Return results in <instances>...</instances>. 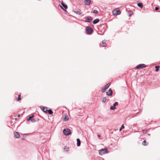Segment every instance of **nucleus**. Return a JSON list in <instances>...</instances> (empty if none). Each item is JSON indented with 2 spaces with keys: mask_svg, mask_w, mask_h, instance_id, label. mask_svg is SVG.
I'll list each match as a JSON object with an SVG mask.
<instances>
[{
  "mask_svg": "<svg viewBox=\"0 0 160 160\" xmlns=\"http://www.w3.org/2000/svg\"><path fill=\"white\" fill-rule=\"evenodd\" d=\"M98 137H100L101 136H100V135H98Z\"/></svg>",
  "mask_w": 160,
  "mask_h": 160,
  "instance_id": "nucleus-33",
  "label": "nucleus"
},
{
  "mask_svg": "<svg viewBox=\"0 0 160 160\" xmlns=\"http://www.w3.org/2000/svg\"><path fill=\"white\" fill-rule=\"evenodd\" d=\"M60 7L62 9H63V8L61 6H60Z\"/></svg>",
  "mask_w": 160,
  "mask_h": 160,
  "instance_id": "nucleus-32",
  "label": "nucleus"
},
{
  "mask_svg": "<svg viewBox=\"0 0 160 160\" xmlns=\"http://www.w3.org/2000/svg\"><path fill=\"white\" fill-rule=\"evenodd\" d=\"M21 99V95H18V98H17V100L18 101H19Z\"/></svg>",
  "mask_w": 160,
  "mask_h": 160,
  "instance_id": "nucleus-24",
  "label": "nucleus"
},
{
  "mask_svg": "<svg viewBox=\"0 0 160 160\" xmlns=\"http://www.w3.org/2000/svg\"><path fill=\"white\" fill-rule=\"evenodd\" d=\"M142 132L143 133H146L147 132V131L145 130H143Z\"/></svg>",
  "mask_w": 160,
  "mask_h": 160,
  "instance_id": "nucleus-31",
  "label": "nucleus"
},
{
  "mask_svg": "<svg viewBox=\"0 0 160 160\" xmlns=\"http://www.w3.org/2000/svg\"><path fill=\"white\" fill-rule=\"evenodd\" d=\"M159 8L158 7H156L155 8V10L156 11L158 10L159 9Z\"/></svg>",
  "mask_w": 160,
  "mask_h": 160,
  "instance_id": "nucleus-30",
  "label": "nucleus"
},
{
  "mask_svg": "<svg viewBox=\"0 0 160 160\" xmlns=\"http://www.w3.org/2000/svg\"><path fill=\"white\" fill-rule=\"evenodd\" d=\"M148 135H150V134H148Z\"/></svg>",
  "mask_w": 160,
  "mask_h": 160,
  "instance_id": "nucleus-37",
  "label": "nucleus"
},
{
  "mask_svg": "<svg viewBox=\"0 0 160 160\" xmlns=\"http://www.w3.org/2000/svg\"><path fill=\"white\" fill-rule=\"evenodd\" d=\"M124 128V125H122L121 126V128L119 129V131H121V130L123 129Z\"/></svg>",
  "mask_w": 160,
  "mask_h": 160,
  "instance_id": "nucleus-26",
  "label": "nucleus"
},
{
  "mask_svg": "<svg viewBox=\"0 0 160 160\" xmlns=\"http://www.w3.org/2000/svg\"><path fill=\"white\" fill-rule=\"evenodd\" d=\"M106 94H107V95L108 96H112V95H109V94H110V92H106Z\"/></svg>",
  "mask_w": 160,
  "mask_h": 160,
  "instance_id": "nucleus-29",
  "label": "nucleus"
},
{
  "mask_svg": "<svg viewBox=\"0 0 160 160\" xmlns=\"http://www.w3.org/2000/svg\"><path fill=\"white\" fill-rule=\"evenodd\" d=\"M112 13L114 15H119L121 13V11L119 10L116 9L112 11Z\"/></svg>",
  "mask_w": 160,
  "mask_h": 160,
  "instance_id": "nucleus-6",
  "label": "nucleus"
},
{
  "mask_svg": "<svg viewBox=\"0 0 160 160\" xmlns=\"http://www.w3.org/2000/svg\"><path fill=\"white\" fill-rule=\"evenodd\" d=\"M91 2V0H85L84 2L85 5H89Z\"/></svg>",
  "mask_w": 160,
  "mask_h": 160,
  "instance_id": "nucleus-11",
  "label": "nucleus"
},
{
  "mask_svg": "<svg viewBox=\"0 0 160 160\" xmlns=\"http://www.w3.org/2000/svg\"><path fill=\"white\" fill-rule=\"evenodd\" d=\"M61 4L65 9L67 8L68 6L66 5L65 4L62 2L61 3Z\"/></svg>",
  "mask_w": 160,
  "mask_h": 160,
  "instance_id": "nucleus-15",
  "label": "nucleus"
},
{
  "mask_svg": "<svg viewBox=\"0 0 160 160\" xmlns=\"http://www.w3.org/2000/svg\"><path fill=\"white\" fill-rule=\"evenodd\" d=\"M99 19H98V18L96 19L93 21V23L94 24H97L99 22Z\"/></svg>",
  "mask_w": 160,
  "mask_h": 160,
  "instance_id": "nucleus-12",
  "label": "nucleus"
},
{
  "mask_svg": "<svg viewBox=\"0 0 160 160\" xmlns=\"http://www.w3.org/2000/svg\"><path fill=\"white\" fill-rule=\"evenodd\" d=\"M20 116V115H18V117H19Z\"/></svg>",
  "mask_w": 160,
  "mask_h": 160,
  "instance_id": "nucleus-35",
  "label": "nucleus"
},
{
  "mask_svg": "<svg viewBox=\"0 0 160 160\" xmlns=\"http://www.w3.org/2000/svg\"><path fill=\"white\" fill-rule=\"evenodd\" d=\"M106 99L107 98L106 97L103 98L102 101V102L104 103L106 101Z\"/></svg>",
  "mask_w": 160,
  "mask_h": 160,
  "instance_id": "nucleus-23",
  "label": "nucleus"
},
{
  "mask_svg": "<svg viewBox=\"0 0 160 160\" xmlns=\"http://www.w3.org/2000/svg\"><path fill=\"white\" fill-rule=\"evenodd\" d=\"M148 143H147L146 140H144L142 143V144L146 146L148 144Z\"/></svg>",
  "mask_w": 160,
  "mask_h": 160,
  "instance_id": "nucleus-19",
  "label": "nucleus"
},
{
  "mask_svg": "<svg viewBox=\"0 0 160 160\" xmlns=\"http://www.w3.org/2000/svg\"><path fill=\"white\" fill-rule=\"evenodd\" d=\"M86 31L87 34L90 35L93 32V29L90 27H87L86 28Z\"/></svg>",
  "mask_w": 160,
  "mask_h": 160,
  "instance_id": "nucleus-3",
  "label": "nucleus"
},
{
  "mask_svg": "<svg viewBox=\"0 0 160 160\" xmlns=\"http://www.w3.org/2000/svg\"><path fill=\"white\" fill-rule=\"evenodd\" d=\"M105 40H103L102 41V45H103L102 46V47H104L105 46H106V45H104V44L105 45L106 44H105Z\"/></svg>",
  "mask_w": 160,
  "mask_h": 160,
  "instance_id": "nucleus-25",
  "label": "nucleus"
},
{
  "mask_svg": "<svg viewBox=\"0 0 160 160\" xmlns=\"http://www.w3.org/2000/svg\"><path fill=\"white\" fill-rule=\"evenodd\" d=\"M129 12H132V11H131L130 10L129 11H128V13H129Z\"/></svg>",
  "mask_w": 160,
  "mask_h": 160,
  "instance_id": "nucleus-34",
  "label": "nucleus"
},
{
  "mask_svg": "<svg viewBox=\"0 0 160 160\" xmlns=\"http://www.w3.org/2000/svg\"><path fill=\"white\" fill-rule=\"evenodd\" d=\"M69 119V118L67 115H65L64 116V121H68Z\"/></svg>",
  "mask_w": 160,
  "mask_h": 160,
  "instance_id": "nucleus-14",
  "label": "nucleus"
},
{
  "mask_svg": "<svg viewBox=\"0 0 160 160\" xmlns=\"http://www.w3.org/2000/svg\"><path fill=\"white\" fill-rule=\"evenodd\" d=\"M33 117V115H32V116H29V118L27 119V121H28L30 120H31V119H32V118Z\"/></svg>",
  "mask_w": 160,
  "mask_h": 160,
  "instance_id": "nucleus-18",
  "label": "nucleus"
},
{
  "mask_svg": "<svg viewBox=\"0 0 160 160\" xmlns=\"http://www.w3.org/2000/svg\"><path fill=\"white\" fill-rule=\"evenodd\" d=\"M138 6L139 7H140L141 8H142L143 7V4L141 3H139L137 4Z\"/></svg>",
  "mask_w": 160,
  "mask_h": 160,
  "instance_id": "nucleus-16",
  "label": "nucleus"
},
{
  "mask_svg": "<svg viewBox=\"0 0 160 160\" xmlns=\"http://www.w3.org/2000/svg\"><path fill=\"white\" fill-rule=\"evenodd\" d=\"M129 16H131V15L130 14H129Z\"/></svg>",
  "mask_w": 160,
  "mask_h": 160,
  "instance_id": "nucleus-36",
  "label": "nucleus"
},
{
  "mask_svg": "<svg viewBox=\"0 0 160 160\" xmlns=\"http://www.w3.org/2000/svg\"><path fill=\"white\" fill-rule=\"evenodd\" d=\"M99 154L100 155H102L106 153H108V151L107 148L100 149L99 151Z\"/></svg>",
  "mask_w": 160,
  "mask_h": 160,
  "instance_id": "nucleus-1",
  "label": "nucleus"
},
{
  "mask_svg": "<svg viewBox=\"0 0 160 160\" xmlns=\"http://www.w3.org/2000/svg\"><path fill=\"white\" fill-rule=\"evenodd\" d=\"M159 67L158 66H156L155 67V70L156 72H158V69H159Z\"/></svg>",
  "mask_w": 160,
  "mask_h": 160,
  "instance_id": "nucleus-22",
  "label": "nucleus"
},
{
  "mask_svg": "<svg viewBox=\"0 0 160 160\" xmlns=\"http://www.w3.org/2000/svg\"><path fill=\"white\" fill-rule=\"evenodd\" d=\"M93 13H95V14H96V13H98V11L97 10H94L93 11Z\"/></svg>",
  "mask_w": 160,
  "mask_h": 160,
  "instance_id": "nucleus-27",
  "label": "nucleus"
},
{
  "mask_svg": "<svg viewBox=\"0 0 160 160\" xmlns=\"http://www.w3.org/2000/svg\"><path fill=\"white\" fill-rule=\"evenodd\" d=\"M31 121L32 122H36L35 120L34 119H31Z\"/></svg>",
  "mask_w": 160,
  "mask_h": 160,
  "instance_id": "nucleus-28",
  "label": "nucleus"
},
{
  "mask_svg": "<svg viewBox=\"0 0 160 160\" xmlns=\"http://www.w3.org/2000/svg\"><path fill=\"white\" fill-rule=\"evenodd\" d=\"M14 137L15 138H18L20 137L19 133L18 132H15L14 133Z\"/></svg>",
  "mask_w": 160,
  "mask_h": 160,
  "instance_id": "nucleus-10",
  "label": "nucleus"
},
{
  "mask_svg": "<svg viewBox=\"0 0 160 160\" xmlns=\"http://www.w3.org/2000/svg\"><path fill=\"white\" fill-rule=\"evenodd\" d=\"M41 108L42 111H43L44 112L46 113L48 112V109L47 108L42 106L41 107Z\"/></svg>",
  "mask_w": 160,
  "mask_h": 160,
  "instance_id": "nucleus-9",
  "label": "nucleus"
},
{
  "mask_svg": "<svg viewBox=\"0 0 160 160\" xmlns=\"http://www.w3.org/2000/svg\"><path fill=\"white\" fill-rule=\"evenodd\" d=\"M92 20V18L90 16H88L86 18L85 21L86 22H90Z\"/></svg>",
  "mask_w": 160,
  "mask_h": 160,
  "instance_id": "nucleus-8",
  "label": "nucleus"
},
{
  "mask_svg": "<svg viewBox=\"0 0 160 160\" xmlns=\"http://www.w3.org/2000/svg\"><path fill=\"white\" fill-rule=\"evenodd\" d=\"M77 146L78 147L80 146L81 144V141L79 138L77 139Z\"/></svg>",
  "mask_w": 160,
  "mask_h": 160,
  "instance_id": "nucleus-13",
  "label": "nucleus"
},
{
  "mask_svg": "<svg viewBox=\"0 0 160 160\" xmlns=\"http://www.w3.org/2000/svg\"><path fill=\"white\" fill-rule=\"evenodd\" d=\"M73 12L77 14L80 15L82 14V12L79 11H74Z\"/></svg>",
  "mask_w": 160,
  "mask_h": 160,
  "instance_id": "nucleus-17",
  "label": "nucleus"
},
{
  "mask_svg": "<svg viewBox=\"0 0 160 160\" xmlns=\"http://www.w3.org/2000/svg\"><path fill=\"white\" fill-rule=\"evenodd\" d=\"M63 133L66 136H68L70 134L71 132V130L69 128L64 129L63 130Z\"/></svg>",
  "mask_w": 160,
  "mask_h": 160,
  "instance_id": "nucleus-2",
  "label": "nucleus"
},
{
  "mask_svg": "<svg viewBox=\"0 0 160 160\" xmlns=\"http://www.w3.org/2000/svg\"><path fill=\"white\" fill-rule=\"evenodd\" d=\"M110 85V84L109 83H108L107 85H106L101 90V91L102 92H104L106 90L109 88V86Z\"/></svg>",
  "mask_w": 160,
  "mask_h": 160,
  "instance_id": "nucleus-5",
  "label": "nucleus"
},
{
  "mask_svg": "<svg viewBox=\"0 0 160 160\" xmlns=\"http://www.w3.org/2000/svg\"><path fill=\"white\" fill-rule=\"evenodd\" d=\"M108 92H110V94H109V95H112V90L111 88H110L109 89L108 91Z\"/></svg>",
  "mask_w": 160,
  "mask_h": 160,
  "instance_id": "nucleus-20",
  "label": "nucleus"
},
{
  "mask_svg": "<svg viewBox=\"0 0 160 160\" xmlns=\"http://www.w3.org/2000/svg\"><path fill=\"white\" fill-rule=\"evenodd\" d=\"M146 67V66L144 64H141L137 65L135 68L136 69H140L144 68Z\"/></svg>",
  "mask_w": 160,
  "mask_h": 160,
  "instance_id": "nucleus-4",
  "label": "nucleus"
},
{
  "mask_svg": "<svg viewBox=\"0 0 160 160\" xmlns=\"http://www.w3.org/2000/svg\"><path fill=\"white\" fill-rule=\"evenodd\" d=\"M48 112L49 114H51L53 113V112L51 109H50L48 110Z\"/></svg>",
  "mask_w": 160,
  "mask_h": 160,
  "instance_id": "nucleus-21",
  "label": "nucleus"
},
{
  "mask_svg": "<svg viewBox=\"0 0 160 160\" xmlns=\"http://www.w3.org/2000/svg\"><path fill=\"white\" fill-rule=\"evenodd\" d=\"M118 103L117 102H115L113 104V106H111L110 108V109L111 110H114L116 109V108L115 107L116 106L118 105Z\"/></svg>",
  "mask_w": 160,
  "mask_h": 160,
  "instance_id": "nucleus-7",
  "label": "nucleus"
}]
</instances>
